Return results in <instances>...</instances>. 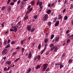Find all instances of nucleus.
Wrapping results in <instances>:
<instances>
[{
	"instance_id": "nucleus-26",
	"label": "nucleus",
	"mask_w": 73,
	"mask_h": 73,
	"mask_svg": "<svg viewBox=\"0 0 73 73\" xmlns=\"http://www.w3.org/2000/svg\"><path fill=\"white\" fill-rule=\"evenodd\" d=\"M35 4V1H32L31 2V5L32 6H33V5Z\"/></svg>"
},
{
	"instance_id": "nucleus-43",
	"label": "nucleus",
	"mask_w": 73,
	"mask_h": 73,
	"mask_svg": "<svg viewBox=\"0 0 73 73\" xmlns=\"http://www.w3.org/2000/svg\"><path fill=\"white\" fill-rule=\"evenodd\" d=\"M30 11H27L26 12V14L27 15V14H28V13H29V12Z\"/></svg>"
},
{
	"instance_id": "nucleus-16",
	"label": "nucleus",
	"mask_w": 73,
	"mask_h": 73,
	"mask_svg": "<svg viewBox=\"0 0 73 73\" xmlns=\"http://www.w3.org/2000/svg\"><path fill=\"white\" fill-rule=\"evenodd\" d=\"M44 43H47L48 42V40L47 38H46L44 39Z\"/></svg>"
},
{
	"instance_id": "nucleus-57",
	"label": "nucleus",
	"mask_w": 73,
	"mask_h": 73,
	"mask_svg": "<svg viewBox=\"0 0 73 73\" xmlns=\"http://www.w3.org/2000/svg\"><path fill=\"white\" fill-rule=\"evenodd\" d=\"M69 30H67L66 31V33L68 34L69 33Z\"/></svg>"
},
{
	"instance_id": "nucleus-42",
	"label": "nucleus",
	"mask_w": 73,
	"mask_h": 73,
	"mask_svg": "<svg viewBox=\"0 0 73 73\" xmlns=\"http://www.w3.org/2000/svg\"><path fill=\"white\" fill-rule=\"evenodd\" d=\"M54 5V3H52L51 5V7H53Z\"/></svg>"
},
{
	"instance_id": "nucleus-52",
	"label": "nucleus",
	"mask_w": 73,
	"mask_h": 73,
	"mask_svg": "<svg viewBox=\"0 0 73 73\" xmlns=\"http://www.w3.org/2000/svg\"><path fill=\"white\" fill-rule=\"evenodd\" d=\"M15 44V42L14 41H12L11 42V44Z\"/></svg>"
},
{
	"instance_id": "nucleus-54",
	"label": "nucleus",
	"mask_w": 73,
	"mask_h": 73,
	"mask_svg": "<svg viewBox=\"0 0 73 73\" xmlns=\"http://www.w3.org/2000/svg\"><path fill=\"white\" fill-rule=\"evenodd\" d=\"M4 23H3L2 24V25H1V26L2 27H4Z\"/></svg>"
},
{
	"instance_id": "nucleus-50",
	"label": "nucleus",
	"mask_w": 73,
	"mask_h": 73,
	"mask_svg": "<svg viewBox=\"0 0 73 73\" xmlns=\"http://www.w3.org/2000/svg\"><path fill=\"white\" fill-rule=\"evenodd\" d=\"M21 24V22L19 21L18 23V25H19Z\"/></svg>"
},
{
	"instance_id": "nucleus-37",
	"label": "nucleus",
	"mask_w": 73,
	"mask_h": 73,
	"mask_svg": "<svg viewBox=\"0 0 73 73\" xmlns=\"http://www.w3.org/2000/svg\"><path fill=\"white\" fill-rule=\"evenodd\" d=\"M10 31H11V32H14L15 31V30H13L12 29H11L10 30Z\"/></svg>"
},
{
	"instance_id": "nucleus-14",
	"label": "nucleus",
	"mask_w": 73,
	"mask_h": 73,
	"mask_svg": "<svg viewBox=\"0 0 73 73\" xmlns=\"http://www.w3.org/2000/svg\"><path fill=\"white\" fill-rule=\"evenodd\" d=\"M40 67H41V66H40V65H38L36 67V69H39V68H40Z\"/></svg>"
},
{
	"instance_id": "nucleus-36",
	"label": "nucleus",
	"mask_w": 73,
	"mask_h": 73,
	"mask_svg": "<svg viewBox=\"0 0 73 73\" xmlns=\"http://www.w3.org/2000/svg\"><path fill=\"white\" fill-rule=\"evenodd\" d=\"M11 0H8L7 2V4H9V3L11 2Z\"/></svg>"
},
{
	"instance_id": "nucleus-40",
	"label": "nucleus",
	"mask_w": 73,
	"mask_h": 73,
	"mask_svg": "<svg viewBox=\"0 0 73 73\" xmlns=\"http://www.w3.org/2000/svg\"><path fill=\"white\" fill-rule=\"evenodd\" d=\"M70 39H68L67 40V43H69V42H70Z\"/></svg>"
},
{
	"instance_id": "nucleus-2",
	"label": "nucleus",
	"mask_w": 73,
	"mask_h": 73,
	"mask_svg": "<svg viewBox=\"0 0 73 73\" xmlns=\"http://www.w3.org/2000/svg\"><path fill=\"white\" fill-rule=\"evenodd\" d=\"M48 64L46 63L44 64L43 66H44V67L42 69V72H44V70H45V69H46V68H47V66H48Z\"/></svg>"
},
{
	"instance_id": "nucleus-13",
	"label": "nucleus",
	"mask_w": 73,
	"mask_h": 73,
	"mask_svg": "<svg viewBox=\"0 0 73 73\" xmlns=\"http://www.w3.org/2000/svg\"><path fill=\"white\" fill-rule=\"evenodd\" d=\"M7 39H5L4 40V45H5L6 44H7Z\"/></svg>"
},
{
	"instance_id": "nucleus-53",
	"label": "nucleus",
	"mask_w": 73,
	"mask_h": 73,
	"mask_svg": "<svg viewBox=\"0 0 73 73\" xmlns=\"http://www.w3.org/2000/svg\"><path fill=\"white\" fill-rule=\"evenodd\" d=\"M20 0H19L18 1V2H17V4H20Z\"/></svg>"
},
{
	"instance_id": "nucleus-3",
	"label": "nucleus",
	"mask_w": 73,
	"mask_h": 73,
	"mask_svg": "<svg viewBox=\"0 0 73 73\" xmlns=\"http://www.w3.org/2000/svg\"><path fill=\"white\" fill-rule=\"evenodd\" d=\"M48 14H46L45 16L43 18V21H45L47 20L48 19Z\"/></svg>"
},
{
	"instance_id": "nucleus-17",
	"label": "nucleus",
	"mask_w": 73,
	"mask_h": 73,
	"mask_svg": "<svg viewBox=\"0 0 73 73\" xmlns=\"http://www.w3.org/2000/svg\"><path fill=\"white\" fill-rule=\"evenodd\" d=\"M31 68H29V69L27 70V73H29V72L31 71Z\"/></svg>"
},
{
	"instance_id": "nucleus-63",
	"label": "nucleus",
	"mask_w": 73,
	"mask_h": 73,
	"mask_svg": "<svg viewBox=\"0 0 73 73\" xmlns=\"http://www.w3.org/2000/svg\"><path fill=\"white\" fill-rule=\"evenodd\" d=\"M3 59H4V60H5V59H6V56H5L3 58Z\"/></svg>"
},
{
	"instance_id": "nucleus-9",
	"label": "nucleus",
	"mask_w": 73,
	"mask_h": 73,
	"mask_svg": "<svg viewBox=\"0 0 73 73\" xmlns=\"http://www.w3.org/2000/svg\"><path fill=\"white\" fill-rule=\"evenodd\" d=\"M26 40V39H23V40H22V41H21V44H23V43L25 42Z\"/></svg>"
},
{
	"instance_id": "nucleus-20",
	"label": "nucleus",
	"mask_w": 73,
	"mask_h": 73,
	"mask_svg": "<svg viewBox=\"0 0 73 73\" xmlns=\"http://www.w3.org/2000/svg\"><path fill=\"white\" fill-rule=\"evenodd\" d=\"M54 37V35H52L51 36V39L52 40Z\"/></svg>"
},
{
	"instance_id": "nucleus-48",
	"label": "nucleus",
	"mask_w": 73,
	"mask_h": 73,
	"mask_svg": "<svg viewBox=\"0 0 73 73\" xmlns=\"http://www.w3.org/2000/svg\"><path fill=\"white\" fill-rule=\"evenodd\" d=\"M50 69L49 68H48L47 70H46V71L48 72H49V71L50 70Z\"/></svg>"
},
{
	"instance_id": "nucleus-10",
	"label": "nucleus",
	"mask_w": 73,
	"mask_h": 73,
	"mask_svg": "<svg viewBox=\"0 0 73 73\" xmlns=\"http://www.w3.org/2000/svg\"><path fill=\"white\" fill-rule=\"evenodd\" d=\"M59 21L56 22L55 23V27H57V26H58V24H59Z\"/></svg>"
},
{
	"instance_id": "nucleus-44",
	"label": "nucleus",
	"mask_w": 73,
	"mask_h": 73,
	"mask_svg": "<svg viewBox=\"0 0 73 73\" xmlns=\"http://www.w3.org/2000/svg\"><path fill=\"white\" fill-rule=\"evenodd\" d=\"M36 59H37V56H36L34 57V60H36Z\"/></svg>"
},
{
	"instance_id": "nucleus-15",
	"label": "nucleus",
	"mask_w": 73,
	"mask_h": 73,
	"mask_svg": "<svg viewBox=\"0 0 73 73\" xmlns=\"http://www.w3.org/2000/svg\"><path fill=\"white\" fill-rule=\"evenodd\" d=\"M60 39V37H57L56 38V40H54L55 41H58Z\"/></svg>"
},
{
	"instance_id": "nucleus-7",
	"label": "nucleus",
	"mask_w": 73,
	"mask_h": 73,
	"mask_svg": "<svg viewBox=\"0 0 73 73\" xmlns=\"http://www.w3.org/2000/svg\"><path fill=\"white\" fill-rule=\"evenodd\" d=\"M58 16L59 17V18H58V19H59V20H61V19H62V17L60 14L59 15H58Z\"/></svg>"
},
{
	"instance_id": "nucleus-47",
	"label": "nucleus",
	"mask_w": 73,
	"mask_h": 73,
	"mask_svg": "<svg viewBox=\"0 0 73 73\" xmlns=\"http://www.w3.org/2000/svg\"><path fill=\"white\" fill-rule=\"evenodd\" d=\"M44 51H45V50H43L41 52V54H42V53H44Z\"/></svg>"
},
{
	"instance_id": "nucleus-56",
	"label": "nucleus",
	"mask_w": 73,
	"mask_h": 73,
	"mask_svg": "<svg viewBox=\"0 0 73 73\" xmlns=\"http://www.w3.org/2000/svg\"><path fill=\"white\" fill-rule=\"evenodd\" d=\"M67 1H68V0H65V1L64 2V4H66V2H67Z\"/></svg>"
},
{
	"instance_id": "nucleus-34",
	"label": "nucleus",
	"mask_w": 73,
	"mask_h": 73,
	"mask_svg": "<svg viewBox=\"0 0 73 73\" xmlns=\"http://www.w3.org/2000/svg\"><path fill=\"white\" fill-rule=\"evenodd\" d=\"M65 56H66V54L65 53H64L62 56V57L64 58V57H65Z\"/></svg>"
},
{
	"instance_id": "nucleus-22",
	"label": "nucleus",
	"mask_w": 73,
	"mask_h": 73,
	"mask_svg": "<svg viewBox=\"0 0 73 73\" xmlns=\"http://www.w3.org/2000/svg\"><path fill=\"white\" fill-rule=\"evenodd\" d=\"M50 47L51 48V47H53L54 46V44H51L49 45Z\"/></svg>"
},
{
	"instance_id": "nucleus-12",
	"label": "nucleus",
	"mask_w": 73,
	"mask_h": 73,
	"mask_svg": "<svg viewBox=\"0 0 73 73\" xmlns=\"http://www.w3.org/2000/svg\"><path fill=\"white\" fill-rule=\"evenodd\" d=\"M32 57V54L31 52H30L29 54L28 57L29 58H31Z\"/></svg>"
},
{
	"instance_id": "nucleus-25",
	"label": "nucleus",
	"mask_w": 73,
	"mask_h": 73,
	"mask_svg": "<svg viewBox=\"0 0 73 73\" xmlns=\"http://www.w3.org/2000/svg\"><path fill=\"white\" fill-rule=\"evenodd\" d=\"M42 2H40L39 3V4L40 7H41V6L42 5Z\"/></svg>"
},
{
	"instance_id": "nucleus-28",
	"label": "nucleus",
	"mask_w": 73,
	"mask_h": 73,
	"mask_svg": "<svg viewBox=\"0 0 73 73\" xmlns=\"http://www.w3.org/2000/svg\"><path fill=\"white\" fill-rule=\"evenodd\" d=\"M47 25L49 26L51 25V22H48V23H47Z\"/></svg>"
},
{
	"instance_id": "nucleus-51",
	"label": "nucleus",
	"mask_w": 73,
	"mask_h": 73,
	"mask_svg": "<svg viewBox=\"0 0 73 73\" xmlns=\"http://www.w3.org/2000/svg\"><path fill=\"white\" fill-rule=\"evenodd\" d=\"M11 41V40L10 39H9L8 40L7 43L8 44H9V42H10V41Z\"/></svg>"
},
{
	"instance_id": "nucleus-29",
	"label": "nucleus",
	"mask_w": 73,
	"mask_h": 73,
	"mask_svg": "<svg viewBox=\"0 0 73 73\" xmlns=\"http://www.w3.org/2000/svg\"><path fill=\"white\" fill-rule=\"evenodd\" d=\"M73 4H71L70 5V9H71L72 8H73Z\"/></svg>"
},
{
	"instance_id": "nucleus-4",
	"label": "nucleus",
	"mask_w": 73,
	"mask_h": 73,
	"mask_svg": "<svg viewBox=\"0 0 73 73\" xmlns=\"http://www.w3.org/2000/svg\"><path fill=\"white\" fill-rule=\"evenodd\" d=\"M27 29L28 31H30L31 30V26L30 25H28L27 27Z\"/></svg>"
},
{
	"instance_id": "nucleus-8",
	"label": "nucleus",
	"mask_w": 73,
	"mask_h": 73,
	"mask_svg": "<svg viewBox=\"0 0 73 73\" xmlns=\"http://www.w3.org/2000/svg\"><path fill=\"white\" fill-rule=\"evenodd\" d=\"M29 17H28V16L27 15H26L24 17V20H27V19H28Z\"/></svg>"
},
{
	"instance_id": "nucleus-55",
	"label": "nucleus",
	"mask_w": 73,
	"mask_h": 73,
	"mask_svg": "<svg viewBox=\"0 0 73 73\" xmlns=\"http://www.w3.org/2000/svg\"><path fill=\"white\" fill-rule=\"evenodd\" d=\"M57 17L54 18V21H56V20H57Z\"/></svg>"
},
{
	"instance_id": "nucleus-6",
	"label": "nucleus",
	"mask_w": 73,
	"mask_h": 73,
	"mask_svg": "<svg viewBox=\"0 0 73 73\" xmlns=\"http://www.w3.org/2000/svg\"><path fill=\"white\" fill-rule=\"evenodd\" d=\"M52 12L51 10L50 9H49V10H48L47 11H46L47 13H48V15H49L50 13Z\"/></svg>"
},
{
	"instance_id": "nucleus-30",
	"label": "nucleus",
	"mask_w": 73,
	"mask_h": 73,
	"mask_svg": "<svg viewBox=\"0 0 73 73\" xmlns=\"http://www.w3.org/2000/svg\"><path fill=\"white\" fill-rule=\"evenodd\" d=\"M63 67H64V65H63L61 64L60 65V69H61V68H63Z\"/></svg>"
},
{
	"instance_id": "nucleus-61",
	"label": "nucleus",
	"mask_w": 73,
	"mask_h": 73,
	"mask_svg": "<svg viewBox=\"0 0 73 73\" xmlns=\"http://www.w3.org/2000/svg\"><path fill=\"white\" fill-rule=\"evenodd\" d=\"M8 9H11V6H9L8 7Z\"/></svg>"
},
{
	"instance_id": "nucleus-1",
	"label": "nucleus",
	"mask_w": 73,
	"mask_h": 73,
	"mask_svg": "<svg viewBox=\"0 0 73 73\" xmlns=\"http://www.w3.org/2000/svg\"><path fill=\"white\" fill-rule=\"evenodd\" d=\"M8 52V50L7 49H4L2 52V55H5Z\"/></svg>"
},
{
	"instance_id": "nucleus-31",
	"label": "nucleus",
	"mask_w": 73,
	"mask_h": 73,
	"mask_svg": "<svg viewBox=\"0 0 73 73\" xmlns=\"http://www.w3.org/2000/svg\"><path fill=\"white\" fill-rule=\"evenodd\" d=\"M40 57L41 56L40 55H39L38 56L37 58L38 59V60H39V59H40Z\"/></svg>"
},
{
	"instance_id": "nucleus-41",
	"label": "nucleus",
	"mask_w": 73,
	"mask_h": 73,
	"mask_svg": "<svg viewBox=\"0 0 73 73\" xmlns=\"http://www.w3.org/2000/svg\"><path fill=\"white\" fill-rule=\"evenodd\" d=\"M14 3L12 2V3H10V5H14Z\"/></svg>"
},
{
	"instance_id": "nucleus-21",
	"label": "nucleus",
	"mask_w": 73,
	"mask_h": 73,
	"mask_svg": "<svg viewBox=\"0 0 73 73\" xmlns=\"http://www.w3.org/2000/svg\"><path fill=\"white\" fill-rule=\"evenodd\" d=\"M68 16H65L64 17V20H67V19H68Z\"/></svg>"
},
{
	"instance_id": "nucleus-11",
	"label": "nucleus",
	"mask_w": 73,
	"mask_h": 73,
	"mask_svg": "<svg viewBox=\"0 0 73 73\" xmlns=\"http://www.w3.org/2000/svg\"><path fill=\"white\" fill-rule=\"evenodd\" d=\"M6 64H8L9 65H10L11 64V61H7L6 62Z\"/></svg>"
},
{
	"instance_id": "nucleus-60",
	"label": "nucleus",
	"mask_w": 73,
	"mask_h": 73,
	"mask_svg": "<svg viewBox=\"0 0 73 73\" xmlns=\"http://www.w3.org/2000/svg\"><path fill=\"white\" fill-rule=\"evenodd\" d=\"M24 3H25L23 1L22 2L21 5H24Z\"/></svg>"
},
{
	"instance_id": "nucleus-19",
	"label": "nucleus",
	"mask_w": 73,
	"mask_h": 73,
	"mask_svg": "<svg viewBox=\"0 0 73 73\" xmlns=\"http://www.w3.org/2000/svg\"><path fill=\"white\" fill-rule=\"evenodd\" d=\"M41 44H39L38 47V49H40L41 48Z\"/></svg>"
},
{
	"instance_id": "nucleus-33",
	"label": "nucleus",
	"mask_w": 73,
	"mask_h": 73,
	"mask_svg": "<svg viewBox=\"0 0 73 73\" xmlns=\"http://www.w3.org/2000/svg\"><path fill=\"white\" fill-rule=\"evenodd\" d=\"M19 59L20 58H18L15 61V62H17V61H18Z\"/></svg>"
},
{
	"instance_id": "nucleus-59",
	"label": "nucleus",
	"mask_w": 73,
	"mask_h": 73,
	"mask_svg": "<svg viewBox=\"0 0 73 73\" xmlns=\"http://www.w3.org/2000/svg\"><path fill=\"white\" fill-rule=\"evenodd\" d=\"M65 11H66V9H64L63 10L62 12H63V13L65 12Z\"/></svg>"
},
{
	"instance_id": "nucleus-45",
	"label": "nucleus",
	"mask_w": 73,
	"mask_h": 73,
	"mask_svg": "<svg viewBox=\"0 0 73 73\" xmlns=\"http://www.w3.org/2000/svg\"><path fill=\"white\" fill-rule=\"evenodd\" d=\"M31 5H29L28 6V8H27L28 9H29L31 8Z\"/></svg>"
},
{
	"instance_id": "nucleus-5",
	"label": "nucleus",
	"mask_w": 73,
	"mask_h": 73,
	"mask_svg": "<svg viewBox=\"0 0 73 73\" xmlns=\"http://www.w3.org/2000/svg\"><path fill=\"white\" fill-rule=\"evenodd\" d=\"M12 28H13V29H14V32H16V31H17V27H16V26H12Z\"/></svg>"
},
{
	"instance_id": "nucleus-35",
	"label": "nucleus",
	"mask_w": 73,
	"mask_h": 73,
	"mask_svg": "<svg viewBox=\"0 0 73 73\" xmlns=\"http://www.w3.org/2000/svg\"><path fill=\"white\" fill-rule=\"evenodd\" d=\"M25 50V49L24 48H22L21 51H22V52L23 53V52H24V51Z\"/></svg>"
},
{
	"instance_id": "nucleus-49",
	"label": "nucleus",
	"mask_w": 73,
	"mask_h": 73,
	"mask_svg": "<svg viewBox=\"0 0 73 73\" xmlns=\"http://www.w3.org/2000/svg\"><path fill=\"white\" fill-rule=\"evenodd\" d=\"M7 70V68H6L5 67L4 68V71H6V70Z\"/></svg>"
},
{
	"instance_id": "nucleus-58",
	"label": "nucleus",
	"mask_w": 73,
	"mask_h": 73,
	"mask_svg": "<svg viewBox=\"0 0 73 73\" xmlns=\"http://www.w3.org/2000/svg\"><path fill=\"white\" fill-rule=\"evenodd\" d=\"M23 5L21 4V9H22V8H23Z\"/></svg>"
},
{
	"instance_id": "nucleus-23",
	"label": "nucleus",
	"mask_w": 73,
	"mask_h": 73,
	"mask_svg": "<svg viewBox=\"0 0 73 73\" xmlns=\"http://www.w3.org/2000/svg\"><path fill=\"white\" fill-rule=\"evenodd\" d=\"M73 60H71V59H70L68 61V62L69 64H71V62H72Z\"/></svg>"
},
{
	"instance_id": "nucleus-18",
	"label": "nucleus",
	"mask_w": 73,
	"mask_h": 73,
	"mask_svg": "<svg viewBox=\"0 0 73 73\" xmlns=\"http://www.w3.org/2000/svg\"><path fill=\"white\" fill-rule=\"evenodd\" d=\"M58 49V48L57 47H56L55 48V49L54 50V51L55 52H56Z\"/></svg>"
},
{
	"instance_id": "nucleus-46",
	"label": "nucleus",
	"mask_w": 73,
	"mask_h": 73,
	"mask_svg": "<svg viewBox=\"0 0 73 73\" xmlns=\"http://www.w3.org/2000/svg\"><path fill=\"white\" fill-rule=\"evenodd\" d=\"M58 63V65H62V63L61 62H59Z\"/></svg>"
},
{
	"instance_id": "nucleus-27",
	"label": "nucleus",
	"mask_w": 73,
	"mask_h": 73,
	"mask_svg": "<svg viewBox=\"0 0 73 73\" xmlns=\"http://www.w3.org/2000/svg\"><path fill=\"white\" fill-rule=\"evenodd\" d=\"M55 48V46H54V47H53L52 48H51L50 49V51H52V50H53V49H54Z\"/></svg>"
},
{
	"instance_id": "nucleus-32",
	"label": "nucleus",
	"mask_w": 73,
	"mask_h": 73,
	"mask_svg": "<svg viewBox=\"0 0 73 73\" xmlns=\"http://www.w3.org/2000/svg\"><path fill=\"white\" fill-rule=\"evenodd\" d=\"M10 46V45L8 44L5 47V48H9V47Z\"/></svg>"
},
{
	"instance_id": "nucleus-24",
	"label": "nucleus",
	"mask_w": 73,
	"mask_h": 73,
	"mask_svg": "<svg viewBox=\"0 0 73 73\" xmlns=\"http://www.w3.org/2000/svg\"><path fill=\"white\" fill-rule=\"evenodd\" d=\"M35 30V29L33 28L31 30V32H34V31Z\"/></svg>"
},
{
	"instance_id": "nucleus-38",
	"label": "nucleus",
	"mask_w": 73,
	"mask_h": 73,
	"mask_svg": "<svg viewBox=\"0 0 73 73\" xmlns=\"http://www.w3.org/2000/svg\"><path fill=\"white\" fill-rule=\"evenodd\" d=\"M34 18L35 19H36L37 18V16L36 15H35L34 17Z\"/></svg>"
},
{
	"instance_id": "nucleus-62",
	"label": "nucleus",
	"mask_w": 73,
	"mask_h": 73,
	"mask_svg": "<svg viewBox=\"0 0 73 73\" xmlns=\"http://www.w3.org/2000/svg\"><path fill=\"white\" fill-rule=\"evenodd\" d=\"M32 10V7L29 10V12H31Z\"/></svg>"
},
{
	"instance_id": "nucleus-64",
	"label": "nucleus",
	"mask_w": 73,
	"mask_h": 73,
	"mask_svg": "<svg viewBox=\"0 0 73 73\" xmlns=\"http://www.w3.org/2000/svg\"><path fill=\"white\" fill-rule=\"evenodd\" d=\"M4 9H5V7H3L2 8V10H4Z\"/></svg>"
},
{
	"instance_id": "nucleus-39",
	"label": "nucleus",
	"mask_w": 73,
	"mask_h": 73,
	"mask_svg": "<svg viewBox=\"0 0 73 73\" xmlns=\"http://www.w3.org/2000/svg\"><path fill=\"white\" fill-rule=\"evenodd\" d=\"M48 7H51V5L50 4H48Z\"/></svg>"
}]
</instances>
